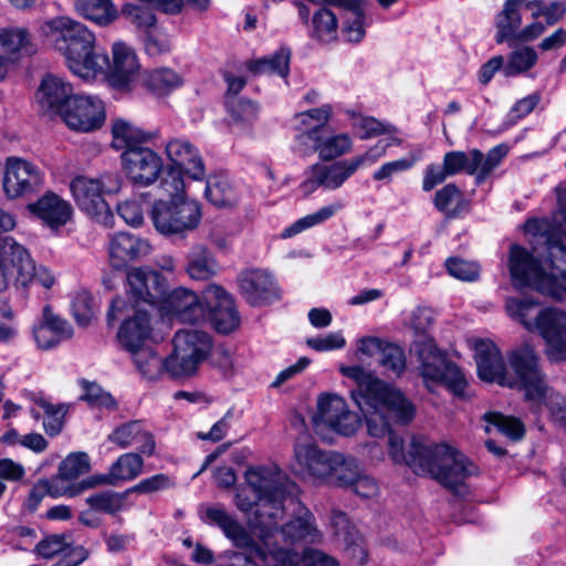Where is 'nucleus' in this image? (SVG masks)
Instances as JSON below:
<instances>
[{
  "mask_svg": "<svg viewBox=\"0 0 566 566\" xmlns=\"http://www.w3.org/2000/svg\"><path fill=\"white\" fill-rule=\"evenodd\" d=\"M339 371L357 385L350 396L365 419L368 434L389 436L388 452L395 463H406L418 474H429L455 493L461 492L469 476L478 473V468L463 453L447 443L415 440L405 452L403 440L390 431V422H411L416 416L413 402L399 388L360 366H340Z\"/></svg>",
  "mask_w": 566,
  "mask_h": 566,
  "instance_id": "1",
  "label": "nucleus"
},
{
  "mask_svg": "<svg viewBox=\"0 0 566 566\" xmlns=\"http://www.w3.org/2000/svg\"><path fill=\"white\" fill-rule=\"evenodd\" d=\"M39 34L64 59L72 74L85 82L105 80L120 93H133L142 80V64L132 45L115 41L109 59L95 33L80 21L55 17L40 23Z\"/></svg>",
  "mask_w": 566,
  "mask_h": 566,
  "instance_id": "2",
  "label": "nucleus"
},
{
  "mask_svg": "<svg viewBox=\"0 0 566 566\" xmlns=\"http://www.w3.org/2000/svg\"><path fill=\"white\" fill-rule=\"evenodd\" d=\"M478 375L481 380L525 391V397L537 412L548 411L552 419L566 427V398L549 389L539 369L538 356L525 344L509 355L510 366H504L500 349L491 340L472 338Z\"/></svg>",
  "mask_w": 566,
  "mask_h": 566,
  "instance_id": "3",
  "label": "nucleus"
},
{
  "mask_svg": "<svg viewBox=\"0 0 566 566\" xmlns=\"http://www.w3.org/2000/svg\"><path fill=\"white\" fill-rule=\"evenodd\" d=\"M505 313L530 333L545 343V354L552 361L566 360V312L555 306H543L533 297L512 296L505 300Z\"/></svg>",
  "mask_w": 566,
  "mask_h": 566,
  "instance_id": "4",
  "label": "nucleus"
},
{
  "mask_svg": "<svg viewBox=\"0 0 566 566\" xmlns=\"http://www.w3.org/2000/svg\"><path fill=\"white\" fill-rule=\"evenodd\" d=\"M15 226V217L0 208V233L9 232ZM55 282L54 273L45 265L36 264L25 247L11 237L0 239V289L13 285L27 293L33 283L50 290Z\"/></svg>",
  "mask_w": 566,
  "mask_h": 566,
  "instance_id": "5",
  "label": "nucleus"
},
{
  "mask_svg": "<svg viewBox=\"0 0 566 566\" xmlns=\"http://www.w3.org/2000/svg\"><path fill=\"white\" fill-rule=\"evenodd\" d=\"M558 207L553 214L552 222L546 218H531L524 224V234L533 245V251L538 258L548 253L549 262L547 264L546 277H549L558 287L559 294L554 296L559 298L563 292H566V188L558 189Z\"/></svg>",
  "mask_w": 566,
  "mask_h": 566,
  "instance_id": "6",
  "label": "nucleus"
},
{
  "mask_svg": "<svg viewBox=\"0 0 566 566\" xmlns=\"http://www.w3.org/2000/svg\"><path fill=\"white\" fill-rule=\"evenodd\" d=\"M334 114L331 104H323L293 116L298 150L315 151L323 161H331L349 155L354 149V138L348 133H335L328 126Z\"/></svg>",
  "mask_w": 566,
  "mask_h": 566,
  "instance_id": "7",
  "label": "nucleus"
},
{
  "mask_svg": "<svg viewBox=\"0 0 566 566\" xmlns=\"http://www.w3.org/2000/svg\"><path fill=\"white\" fill-rule=\"evenodd\" d=\"M266 500L259 493H254L248 485L241 488L235 495L238 509L243 513H251L254 507V518L251 521L254 534L261 541V547L265 551L273 541L279 538L286 543L310 539L314 541L317 536L316 527L313 523V515L308 511H301L300 515L290 521L281 531H276L277 521L283 514H275L274 509H262L263 502Z\"/></svg>",
  "mask_w": 566,
  "mask_h": 566,
  "instance_id": "8",
  "label": "nucleus"
},
{
  "mask_svg": "<svg viewBox=\"0 0 566 566\" xmlns=\"http://www.w3.org/2000/svg\"><path fill=\"white\" fill-rule=\"evenodd\" d=\"M123 186L122 177L116 171H104L96 176L78 175L70 182L72 197L78 209L94 221L114 227V216L105 196L116 195Z\"/></svg>",
  "mask_w": 566,
  "mask_h": 566,
  "instance_id": "9",
  "label": "nucleus"
},
{
  "mask_svg": "<svg viewBox=\"0 0 566 566\" xmlns=\"http://www.w3.org/2000/svg\"><path fill=\"white\" fill-rule=\"evenodd\" d=\"M167 199L155 201L151 220L155 229L164 235L185 234L195 230L201 221V208L197 200L186 193V186L178 191H161Z\"/></svg>",
  "mask_w": 566,
  "mask_h": 566,
  "instance_id": "10",
  "label": "nucleus"
},
{
  "mask_svg": "<svg viewBox=\"0 0 566 566\" xmlns=\"http://www.w3.org/2000/svg\"><path fill=\"white\" fill-rule=\"evenodd\" d=\"M168 160L159 181L161 191H178L186 186L185 176L199 181L206 178V167L199 149L188 139L171 137L164 144Z\"/></svg>",
  "mask_w": 566,
  "mask_h": 566,
  "instance_id": "11",
  "label": "nucleus"
},
{
  "mask_svg": "<svg viewBox=\"0 0 566 566\" xmlns=\"http://www.w3.org/2000/svg\"><path fill=\"white\" fill-rule=\"evenodd\" d=\"M153 308L130 304L124 297H115L109 306V324H118L116 338L126 352H135L148 344L154 332Z\"/></svg>",
  "mask_w": 566,
  "mask_h": 566,
  "instance_id": "12",
  "label": "nucleus"
},
{
  "mask_svg": "<svg viewBox=\"0 0 566 566\" xmlns=\"http://www.w3.org/2000/svg\"><path fill=\"white\" fill-rule=\"evenodd\" d=\"M172 345V352L167 356L168 375L177 379L195 376L213 347L211 336L201 329L178 331Z\"/></svg>",
  "mask_w": 566,
  "mask_h": 566,
  "instance_id": "13",
  "label": "nucleus"
},
{
  "mask_svg": "<svg viewBox=\"0 0 566 566\" xmlns=\"http://www.w3.org/2000/svg\"><path fill=\"white\" fill-rule=\"evenodd\" d=\"M416 353L419 360V373L429 390L442 385L454 396H465L468 380L464 374L457 365L448 360L431 339L418 344Z\"/></svg>",
  "mask_w": 566,
  "mask_h": 566,
  "instance_id": "14",
  "label": "nucleus"
},
{
  "mask_svg": "<svg viewBox=\"0 0 566 566\" xmlns=\"http://www.w3.org/2000/svg\"><path fill=\"white\" fill-rule=\"evenodd\" d=\"M276 541L264 551L263 548H255L251 552V558L248 560L240 554H231L233 562L230 566H338V562L321 552L315 549L304 551L302 557L289 548H277Z\"/></svg>",
  "mask_w": 566,
  "mask_h": 566,
  "instance_id": "15",
  "label": "nucleus"
},
{
  "mask_svg": "<svg viewBox=\"0 0 566 566\" xmlns=\"http://www.w3.org/2000/svg\"><path fill=\"white\" fill-rule=\"evenodd\" d=\"M509 271L513 285L518 289L533 287L549 296L559 294L558 287L549 277H546L547 270L525 248L518 244L511 245Z\"/></svg>",
  "mask_w": 566,
  "mask_h": 566,
  "instance_id": "16",
  "label": "nucleus"
},
{
  "mask_svg": "<svg viewBox=\"0 0 566 566\" xmlns=\"http://www.w3.org/2000/svg\"><path fill=\"white\" fill-rule=\"evenodd\" d=\"M312 420L316 430L327 428L346 437L356 433L360 427L359 416L349 409L342 396L333 392L318 396Z\"/></svg>",
  "mask_w": 566,
  "mask_h": 566,
  "instance_id": "17",
  "label": "nucleus"
},
{
  "mask_svg": "<svg viewBox=\"0 0 566 566\" xmlns=\"http://www.w3.org/2000/svg\"><path fill=\"white\" fill-rule=\"evenodd\" d=\"M61 118L71 130L94 133L106 122V105L97 95L76 94L64 107Z\"/></svg>",
  "mask_w": 566,
  "mask_h": 566,
  "instance_id": "18",
  "label": "nucleus"
},
{
  "mask_svg": "<svg viewBox=\"0 0 566 566\" xmlns=\"http://www.w3.org/2000/svg\"><path fill=\"white\" fill-rule=\"evenodd\" d=\"M507 154V147L500 145L492 148L485 156L478 149H471L468 153L452 150L444 154L442 165L450 177L462 171L469 175H475L479 182L502 161Z\"/></svg>",
  "mask_w": 566,
  "mask_h": 566,
  "instance_id": "19",
  "label": "nucleus"
},
{
  "mask_svg": "<svg viewBox=\"0 0 566 566\" xmlns=\"http://www.w3.org/2000/svg\"><path fill=\"white\" fill-rule=\"evenodd\" d=\"M166 293V283L161 275L148 266H135L126 273L125 295L130 304L154 308Z\"/></svg>",
  "mask_w": 566,
  "mask_h": 566,
  "instance_id": "20",
  "label": "nucleus"
},
{
  "mask_svg": "<svg viewBox=\"0 0 566 566\" xmlns=\"http://www.w3.org/2000/svg\"><path fill=\"white\" fill-rule=\"evenodd\" d=\"M120 161L128 180L140 187H149L158 181L165 168L163 156L147 146L123 151Z\"/></svg>",
  "mask_w": 566,
  "mask_h": 566,
  "instance_id": "21",
  "label": "nucleus"
},
{
  "mask_svg": "<svg viewBox=\"0 0 566 566\" xmlns=\"http://www.w3.org/2000/svg\"><path fill=\"white\" fill-rule=\"evenodd\" d=\"M247 485L266 501L262 509H274L275 514H283L284 474L276 465L249 468L244 474Z\"/></svg>",
  "mask_w": 566,
  "mask_h": 566,
  "instance_id": "22",
  "label": "nucleus"
},
{
  "mask_svg": "<svg viewBox=\"0 0 566 566\" xmlns=\"http://www.w3.org/2000/svg\"><path fill=\"white\" fill-rule=\"evenodd\" d=\"M42 184V172L24 158L10 156L4 161L2 189L10 199L33 192Z\"/></svg>",
  "mask_w": 566,
  "mask_h": 566,
  "instance_id": "23",
  "label": "nucleus"
},
{
  "mask_svg": "<svg viewBox=\"0 0 566 566\" xmlns=\"http://www.w3.org/2000/svg\"><path fill=\"white\" fill-rule=\"evenodd\" d=\"M159 303V311L170 318L184 323H200L207 319L208 310L202 295L199 297L188 289H175L168 295L165 294Z\"/></svg>",
  "mask_w": 566,
  "mask_h": 566,
  "instance_id": "24",
  "label": "nucleus"
},
{
  "mask_svg": "<svg viewBox=\"0 0 566 566\" xmlns=\"http://www.w3.org/2000/svg\"><path fill=\"white\" fill-rule=\"evenodd\" d=\"M332 454L333 451H324L311 440H298L294 444L290 469L296 475L321 483Z\"/></svg>",
  "mask_w": 566,
  "mask_h": 566,
  "instance_id": "25",
  "label": "nucleus"
},
{
  "mask_svg": "<svg viewBox=\"0 0 566 566\" xmlns=\"http://www.w3.org/2000/svg\"><path fill=\"white\" fill-rule=\"evenodd\" d=\"M208 314L217 331L223 334L233 332L240 325V316L235 310L233 298L221 286L208 285L202 291Z\"/></svg>",
  "mask_w": 566,
  "mask_h": 566,
  "instance_id": "26",
  "label": "nucleus"
},
{
  "mask_svg": "<svg viewBox=\"0 0 566 566\" xmlns=\"http://www.w3.org/2000/svg\"><path fill=\"white\" fill-rule=\"evenodd\" d=\"M239 287L252 306H263L280 297L273 275L265 269H249L241 273Z\"/></svg>",
  "mask_w": 566,
  "mask_h": 566,
  "instance_id": "27",
  "label": "nucleus"
},
{
  "mask_svg": "<svg viewBox=\"0 0 566 566\" xmlns=\"http://www.w3.org/2000/svg\"><path fill=\"white\" fill-rule=\"evenodd\" d=\"M28 210L52 230L65 226L73 217L71 203L54 192L44 193L28 205Z\"/></svg>",
  "mask_w": 566,
  "mask_h": 566,
  "instance_id": "28",
  "label": "nucleus"
},
{
  "mask_svg": "<svg viewBox=\"0 0 566 566\" xmlns=\"http://www.w3.org/2000/svg\"><path fill=\"white\" fill-rule=\"evenodd\" d=\"M151 245L148 240L128 232L115 233L108 245L109 260L115 268L149 255Z\"/></svg>",
  "mask_w": 566,
  "mask_h": 566,
  "instance_id": "29",
  "label": "nucleus"
},
{
  "mask_svg": "<svg viewBox=\"0 0 566 566\" xmlns=\"http://www.w3.org/2000/svg\"><path fill=\"white\" fill-rule=\"evenodd\" d=\"M73 336L72 326L44 307L41 319L33 327V338L39 348L48 350Z\"/></svg>",
  "mask_w": 566,
  "mask_h": 566,
  "instance_id": "30",
  "label": "nucleus"
},
{
  "mask_svg": "<svg viewBox=\"0 0 566 566\" xmlns=\"http://www.w3.org/2000/svg\"><path fill=\"white\" fill-rule=\"evenodd\" d=\"M75 95L69 82L50 74L42 78L36 99L43 111L62 116L64 107Z\"/></svg>",
  "mask_w": 566,
  "mask_h": 566,
  "instance_id": "31",
  "label": "nucleus"
},
{
  "mask_svg": "<svg viewBox=\"0 0 566 566\" xmlns=\"http://www.w3.org/2000/svg\"><path fill=\"white\" fill-rule=\"evenodd\" d=\"M33 51L32 36L25 28L6 27L0 29V56L6 59L7 64L15 62Z\"/></svg>",
  "mask_w": 566,
  "mask_h": 566,
  "instance_id": "32",
  "label": "nucleus"
},
{
  "mask_svg": "<svg viewBox=\"0 0 566 566\" xmlns=\"http://www.w3.org/2000/svg\"><path fill=\"white\" fill-rule=\"evenodd\" d=\"M360 467L354 458L333 451L321 484L347 488L358 476Z\"/></svg>",
  "mask_w": 566,
  "mask_h": 566,
  "instance_id": "33",
  "label": "nucleus"
},
{
  "mask_svg": "<svg viewBox=\"0 0 566 566\" xmlns=\"http://www.w3.org/2000/svg\"><path fill=\"white\" fill-rule=\"evenodd\" d=\"M218 270L216 258L205 244H193L187 252L185 271L190 279L206 281L214 276Z\"/></svg>",
  "mask_w": 566,
  "mask_h": 566,
  "instance_id": "34",
  "label": "nucleus"
},
{
  "mask_svg": "<svg viewBox=\"0 0 566 566\" xmlns=\"http://www.w3.org/2000/svg\"><path fill=\"white\" fill-rule=\"evenodd\" d=\"M144 460L139 453L127 452L117 458L106 474L97 479V483L117 484L136 479L142 474Z\"/></svg>",
  "mask_w": 566,
  "mask_h": 566,
  "instance_id": "35",
  "label": "nucleus"
},
{
  "mask_svg": "<svg viewBox=\"0 0 566 566\" xmlns=\"http://www.w3.org/2000/svg\"><path fill=\"white\" fill-rule=\"evenodd\" d=\"M111 132L112 147L123 151L140 147V144L147 143L154 138L153 134L143 130L134 123L124 118H115L112 122Z\"/></svg>",
  "mask_w": 566,
  "mask_h": 566,
  "instance_id": "36",
  "label": "nucleus"
},
{
  "mask_svg": "<svg viewBox=\"0 0 566 566\" xmlns=\"http://www.w3.org/2000/svg\"><path fill=\"white\" fill-rule=\"evenodd\" d=\"M31 416L39 420L43 413V428L49 436H56L63 428L64 416L67 411L64 405H54L42 396L32 398Z\"/></svg>",
  "mask_w": 566,
  "mask_h": 566,
  "instance_id": "37",
  "label": "nucleus"
},
{
  "mask_svg": "<svg viewBox=\"0 0 566 566\" xmlns=\"http://www.w3.org/2000/svg\"><path fill=\"white\" fill-rule=\"evenodd\" d=\"M331 525L334 530L335 536L342 541L346 546L349 556L357 559L363 564L366 560V552L361 545L360 537L355 527L350 525L347 516L344 513H334L332 516Z\"/></svg>",
  "mask_w": 566,
  "mask_h": 566,
  "instance_id": "38",
  "label": "nucleus"
},
{
  "mask_svg": "<svg viewBox=\"0 0 566 566\" xmlns=\"http://www.w3.org/2000/svg\"><path fill=\"white\" fill-rule=\"evenodd\" d=\"M522 0H506L503 9L495 17V41L503 43L515 40L522 24L518 7Z\"/></svg>",
  "mask_w": 566,
  "mask_h": 566,
  "instance_id": "39",
  "label": "nucleus"
},
{
  "mask_svg": "<svg viewBox=\"0 0 566 566\" xmlns=\"http://www.w3.org/2000/svg\"><path fill=\"white\" fill-rule=\"evenodd\" d=\"M76 12L97 25L105 27L117 18L112 0H73Z\"/></svg>",
  "mask_w": 566,
  "mask_h": 566,
  "instance_id": "40",
  "label": "nucleus"
},
{
  "mask_svg": "<svg viewBox=\"0 0 566 566\" xmlns=\"http://www.w3.org/2000/svg\"><path fill=\"white\" fill-rule=\"evenodd\" d=\"M343 208L344 203L342 201L331 202L319 208L318 210L294 221L291 226L283 230L281 237L283 239L292 238L303 231L323 224L336 216L339 211H342Z\"/></svg>",
  "mask_w": 566,
  "mask_h": 566,
  "instance_id": "41",
  "label": "nucleus"
},
{
  "mask_svg": "<svg viewBox=\"0 0 566 566\" xmlns=\"http://www.w3.org/2000/svg\"><path fill=\"white\" fill-rule=\"evenodd\" d=\"M144 85L155 95L165 96L184 84L182 76L172 69L158 67L142 76Z\"/></svg>",
  "mask_w": 566,
  "mask_h": 566,
  "instance_id": "42",
  "label": "nucleus"
},
{
  "mask_svg": "<svg viewBox=\"0 0 566 566\" xmlns=\"http://www.w3.org/2000/svg\"><path fill=\"white\" fill-rule=\"evenodd\" d=\"M317 165L318 179L322 187L327 190L340 188L356 171H358L350 158L336 160L331 165Z\"/></svg>",
  "mask_w": 566,
  "mask_h": 566,
  "instance_id": "43",
  "label": "nucleus"
},
{
  "mask_svg": "<svg viewBox=\"0 0 566 566\" xmlns=\"http://www.w3.org/2000/svg\"><path fill=\"white\" fill-rule=\"evenodd\" d=\"M128 353L144 377L157 379L164 374H168L167 357L165 359L160 358L147 344L135 352Z\"/></svg>",
  "mask_w": 566,
  "mask_h": 566,
  "instance_id": "44",
  "label": "nucleus"
},
{
  "mask_svg": "<svg viewBox=\"0 0 566 566\" xmlns=\"http://www.w3.org/2000/svg\"><path fill=\"white\" fill-rule=\"evenodd\" d=\"M352 127L358 133L360 139H370L380 135L391 136L395 145L402 143L397 136L398 129L389 123L380 122L374 117L357 115L353 117Z\"/></svg>",
  "mask_w": 566,
  "mask_h": 566,
  "instance_id": "45",
  "label": "nucleus"
},
{
  "mask_svg": "<svg viewBox=\"0 0 566 566\" xmlns=\"http://www.w3.org/2000/svg\"><path fill=\"white\" fill-rule=\"evenodd\" d=\"M290 49L281 48L269 57L251 61L249 70L254 74H277L285 78L290 71Z\"/></svg>",
  "mask_w": 566,
  "mask_h": 566,
  "instance_id": "46",
  "label": "nucleus"
},
{
  "mask_svg": "<svg viewBox=\"0 0 566 566\" xmlns=\"http://www.w3.org/2000/svg\"><path fill=\"white\" fill-rule=\"evenodd\" d=\"M367 7L359 8L357 10H345L342 11V35L345 41L350 43L360 42L366 34Z\"/></svg>",
  "mask_w": 566,
  "mask_h": 566,
  "instance_id": "47",
  "label": "nucleus"
},
{
  "mask_svg": "<svg viewBox=\"0 0 566 566\" xmlns=\"http://www.w3.org/2000/svg\"><path fill=\"white\" fill-rule=\"evenodd\" d=\"M312 36L323 43L335 41L338 35L336 14L327 8L316 11L312 19Z\"/></svg>",
  "mask_w": 566,
  "mask_h": 566,
  "instance_id": "48",
  "label": "nucleus"
},
{
  "mask_svg": "<svg viewBox=\"0 0 566 566\" xmlns=\"http://www.w3.org/2000/svg\"><path fill=\"white\" fill-rule=\"evenodd\" d=\"M538 61L537 52L531 46H523L512 51L503 66L506 77L517 76L534 67Z\"/></svg>",
  "mask_w": 566,
  "mask_h": 566,
  "instance_id": "49",
  "label": "nucleus"
},
{
  "mask_svg": "<svg viewBox=\"0 0 566 566\" xmlns=\"http://www.w3.org/2000/svg\"><path fill=\"white\" fill-rule=\"evenodd\" d=\"M80 385L82 388L81 399L86 401L91 408L107 411L116 409L115 398L98 384L81 380Z\"/></svg>",
  "mask_w": 566,
  "mask_h": 566,
  "instance_id": "50",
  "label": "nucleus"
},
{
  "mask_svg": "<svg viewBox=\"0 0 566 566\" xmlns=\"http://www.w3.org/2000/svg\"><path fill=\"white\" fill-rule=\"evenodd\" d=\"M488 422L485 426L486 432H492L493 429L511 439H520L524 434V427L520 420L513 417H506L497 412H489L484 415Z\"/></svg>",
  "mask_w": 566,
  "mask_h": 566,
  "instance_id": "51",
  "label": "nucleus"
},
{
  "mask_svg": "<svg viewBox=\"0 0 566 566\" xmlns=\"http://www.w3.org/2000/svg\"><path fill=\"white\" fill-rule=\"evenodd\" d=\"M129 491L123 493H98L91 495L86 499V503L91 509L107 514H115L127 507L126 500Z\"/></svg>",
  "mask_w": 566,
  "mask_h": 566,
  "instance_id": "52",
  "label": "nucleus"
},
{
  "mask_svg": "<svg viewBox=\"0 0 566 566\" xmlns=\"http://www.w3.org/2000/svg\"><path fill=\"white\" fill-rule=\"evenodd\" d=\"M91 469L90 458L85 452L70 453L59 465L60 479L73 481Z\"/></svg>",
  "mask_w": 566,
  "mask_h": 566,
  "instance_id": "53",
  "label": "nucleus"
},
{
  "mask_svg": "<svg viewBox=\"0 0 566 566\" xmlns=\"http://www.w3.org/2000/svg\"><path fill=\"white\" fill-rule=\"evenodd\" d=\"M8 287L0 289V342L11 343L18 335L15 314L3 295Z\"/></svg>",
  "mask_w": 566,
  "mask_h": 566,
  "instance_id": "54",
  "label": "nucleus"
},
{
  "mask_svg": "<svg viewBox=\"0 0 566 566\" xmlns=\"http://www.w3.org/2000/svg\"><path fill=\"white\" fill-rule=\"evenodd\" d=\"M206 197L217 207H228L235 202L233 190L224 179H209L206 186Z\"/></svg>",
  "mask_w": 566,
  "mask_h": 566,
  "instance_id": "55",
  "label": "nucleus"
},
{
  "mask_svg": "<svg viewBox=\"0 0 566 566\" xmlns=\"http://www.w3.org/2000/svg\"><path fill=\"white\" fill-rule=\"evenodd\" d=\"M418 160H420V155L410 154L408 157L387 161L373 172V179L389 182L394 175L410 170Z\"/></svg>",
  "mask_w": 566,
  "mask_h": 566,
  "instance_id": "56",
  "label": "nucleus"
},
{
  "mask_svg": "<svg viewBox=\"0 0 566 566\" xmlns=\"http://www.w3.org/2000/svg\"><path fill=\"white\" fill-rule=\"evenodd\" d=\"M379 364L392 375L400 376L406 369L403 349L396 344L386 343L380 353Z\"/></svg>",
  "mask_w": 566,
  "mask_h": 566,
  "instance_id": "57",
  "label": "nucleus"
},
{
  "mask_svg": "<svg viewBox=\"0 0 566 566\" xmlns=\"http://www.w3.org/2000/svg\"><path fill=\"white\" fill-rule=\"evenodd\" d=\"M228 113L235 124H247L255 119L258 107L250 101L231 96L227 101Z\"/></svg>",
  "mask_w": 566,
  "mask_h": 566,
  "instance_id": "58",
  "label": "nucleus"
},
{
  "mask_svg": "<svg viewBox=\"0 0 566 566\" xmlns=\"http://www.w3.org/2000/svg\"><path fill=\"white\" fill-rule=\"evenodd\" d=\"M171 36L160 28H153L147 31L145 38V50L151 56H159L171 51Z\"/></svg>",
  "mask_w": 566,
  "mask_h": 566,
  "instance_id": "59",
  "label": "nucleus"
},
{
  "mask_svg": "<svg viewBox=\"0 0 566 566\" xmlns=\"http://www.w3.org/2000/svg\"><path fill=\"white\" fill-rule=\"evenodd\" d=\"M143 428L139 421L120 424L109 433L108 440L122 449L128 448L136 443Z\"/></svg>",
  "mask_w": 566,
  "mask_h": 566,
  "instance_id": "60",
  "label": "nucleus"
},
{
  "mask_svg": "<svg viewBox=\"0 0 566 566\" xmlns=\"http://www.w3.org/2000/svg\"><path fill=\"white\" fill-rule=\"evenodd\" d=\"M462 193L454 184H448L439 189L433 197L434 207L447 217H454L452 205L461 200Z\"/></svg>",
  "mask_w": 566,
  "mask_h": 566,
  "instance_id": "61",
  "label": "nucleus"
},
{
  "mask_svg": "<svg viewBox=\"0 0 566 566\" xmlns=\"http://www.w3.org/2000/svg\"><path fill=\"white\" fill-rule=\"evenodd\" d=\"M395 145L389 136V140H378L365 153L350 157L357 170L375 165L379 159L386 156L389 146Z\"/></svg>",
  "mask_w": 566,
  "mask_h": 566,
  "instance_id": "62",
  "label": "nucleus"
},
{
  "mask_svg": "<svg viewBox=\"0 0 566 566\" xmlns=\"http://www.w3.org/2000/svg\"><path fill=\"white\" fill-rule=\"evenodd\" d=\"M306 345L319 353L343 349L346 346V338L343 332H331L322 336L310 337Z\"/></svg>",
  "mask_w": 566,
  "mask_h": 566,
  "instance_id": "63",
  "label": "nucleus"
},
{
  "mask_svg": "<svg viewBox=\"0 0 566 566\" xmlns=\"http://www.w3.org/2000/svg\"><path fill=\"white\" fill-rule=\"evenodd\" d=\"M117 213L130 227H140L144 222L142 199H127L118 203Z\"/></svg>",
  "mask_w": 566,
  "mask_h": 566,
  "instance_id": "64",
  "label": "nucleus"
}]
</instances>
